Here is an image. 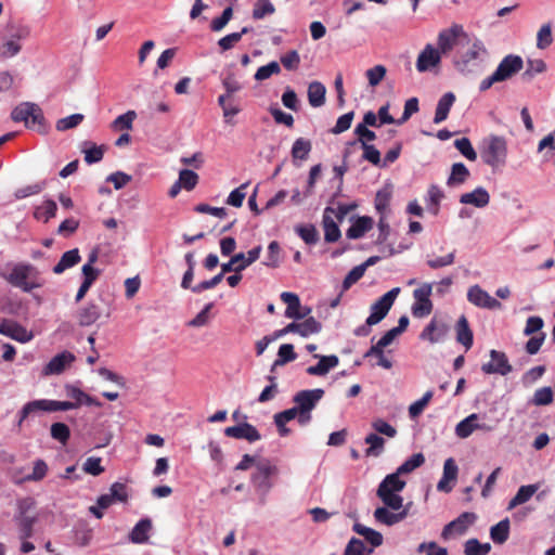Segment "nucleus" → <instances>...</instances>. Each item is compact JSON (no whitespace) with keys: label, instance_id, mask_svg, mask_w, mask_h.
Instances as JSON below:
<instances>
[{"label":"nucleus","instance_id":"f257e3e1","mask_svg":"<svg viewBox=\"0 0 555 555\" xmlns=\"http://www.w3.org/2000/svg\"><path fill=\"white\" fill-rule=\"evenodd\" d=\"M425 463L423 453H415L403 462L395 473L387 475L378 485L376 490L377 498L384 506L374 511V518L377 522L393 526L408 516V509L403 506V498L400 494L405 488L406 481L401 479V475L414 472Z\"/></svg>","mask_w":555,"mask_h":555},{"label":"nucleus","instance_id":"f03ea898","mask_svg":"<svg viewBox=\"0 0 555 555\" xmlns=\"http://www.w3.org/2000/svg\"><path fill=\"white\" fill-rule=\"evenodd\" d=\"M0 278L24 293H30L43 285L38 269L29 262H7L0 267Z\"/></svg>","mask_w":555,"mask_h":555},{"label":"nucleus","instance_id":"7ed1b4c3","mask_svg":"<svg viewBox=\"0 0 555 555\" xmlns=\"http://www.w3.org/2000/svg\"><path fill=\"white\" fill-rule=\"evenodd\" d=\"M488 55V50L480 40L468 39L464 48L457 50L454 66L463 75H478L483 70Z\"/></svg>","mask_w":555,"mask_h":555},{"label":"nucleus","instance_id":"20e7f679","mask_svg":"<svg viewBox=\"0 0 555 555\" xmlns=\"http://www.w3.org/2000/svg\"><path fill=\"white\" fill-rule=\"evenodd\" d=\"M480 156L482 162L492 169L503 167L507 158V142L505 138L491 134L483 139Z\"/></svg>","mask_w":555,"mask_h":555},{"label":"nucleus","instance_id":"39448f33","mask_svg":"<svg viewBox=\"0 0 555 555\" xmlns=\"http://www.w3.org/2000/svg\"><path fill=\"white\" fill-rule=\"evenodd\" d=\"M324 396V390L321 388L300 390L293 397V402L296 404L300 417L299 425L306 426L311 420L312 410L318 405Z\"/></svg>","mask_w":555,"mask_h":555},{"label":"nucleus","instance_id":"423d86ee","mask_svg":"<svg viewBox=\"0 0 555 555\" xmlns=\"http://www.w3.org/2000/svg\"><path fill=\"white\" fill-rule=\"evenodd\" d=\"M278 468L271 465L268 461L258 462L256 464V472L251 475V483L255 487L256 492L260 496V502L263 504L266 495L273 487V482L270 477L276 474Z\"/></svg>","mask_w":555,"mask_h":555},{"label":"nucleus","instance_id":"0eeeda50","mask_svg":"<svg viewBox=\"0 0 555 555\" xmlns=\"http://www.w3.org/2000/svg\"><path fill=\"white\" fill-rule=\"evenodd\" d=\"M468 36L461 26H453L450 29L442 30L438 36V49L440 53H448L453 48L461 50L468 41Z\"/></svg>","mask_w":555,"mask_h":555},{"label":"nucleus","instance_id":"6e6552de","mask_svg":"<svg viewBox=\"0 0 555 555\" xmlns=\"http://www.w3.org/2000/svg\"><path fill=\"white\" fill-rule=\"evenodd\" d=\"M14 121H24L26 127L41 126L44 117L42 109L36 103L24 102L17 105L11 113Z\"/></svg>","mask_w":555,"mask_h":555},{"label":"nucleus","instance_id":"1a4fd4ad","mask_svg":"<svg viewBox=\"0 0 555 555\" xmlns=\"http://www.w3.org/2000/svg\"><path fill=\"white\" fill-rule=\"evenodd\" d=\"M431 292L433 285L430 283H423L418 288L414 289V302L411 308L413 317L422 319L431 313L434 307L430 300Z\"/></svg>","mask_w":555,"mask_h":555},{"label":"nucleus","instance_id":"9d476101","mask_svg":"<svg viewBox=\"0 0 555 555\" xmlns=\"http://www.w3.org/2000/svg\"><path fill=\"white\" fill-rule=\"evenodd\" d=\"M400 293L399 287H395L384 294L378 300H376L371 306V313L367 317V324L369 325H376L378 324L388 313L390 308L392 307L396 298L398 297Z\"/></svg>","mask_w":555,"mask_h":555},{"label":"nucleus","instance_id":"9b49d317","mask_svg":"<svg viewBox=\"0 0 555 555\" xmlns=\"http://www.w3.org/2000/svg\"><path fill=\"white\" fill-rule=\"evenodd\" d=\"M524 68L521 56L508 54L502 59L496 69L493 72L500 82L506 81L514 77Z\"/></svg>","mask_w":555,"mask_h":555},{"label":"nucleus","instance_id":"f8f14e48","mask_svg":"<svg viewBox=\"0 0 555 555\" xmlns=\"http://www.w3.org/2000/svg\"><path fill=\"white\" fill-rule=\"evenodd\" d=\"M476 520V514L465 512L462 513L457 518L449 522L442 530L441 537L444 540L453 539L457 535H462L466 532L469 526Z\"/></svg>","mask_w":555,"mask_h":555},{"label":"nucleus","instance_id":"ddd939ff","mask_svg":"<svg viewBox=\"0 0 555 555\" xmlns=\"http://www.w3.org/2000/svg\"><path fill=\"white\" fill-rule=\"evenodd\" d=\"M102 317L108 319L111 317V310H103L102 307L94 301H89L86 306L80 308L77 313V320L80 326H90Z\"/></svg>","mask_w":555,"mask_h":555},{"label":"nucleus","instance_id":"4468645a","mask_svg":"<svg viewBox=\"0 0 555 555\" xmlns=\"http://www.w3.org/2000/svg\"><path fill=\"white\" fill-rule=\"evenodd\" d=\"M467 299L476 307L495 310L502 307L501 302L492 297L488 292L479 285H473L467 291Z\"/></svg>","mask_w":555,"mask_h":555},{"label":"nucleus","instance_id":"2eb2a0df","mask_svg":"<svg viewBox=\"0 0 555 555\" xmlns=\"http://www.w3.org/2000/svg\"><path fill=\"white\" fill-rule=\"evenodd\" d=\"M281 300L287 305L285 310V317L294 320L305 319L311 309L307 306H301L300 299L297 294L291 292H283L281 294Z\"/></svg>","mask_w":555,"mask_h":555},{"label":"nucleus","instance_id":"dca6fc26","mask_svg":"<svg viewBox=\"0 0 555 555\" xmlns=\"http://www.w3.org/2000/svg\"><path fill=\"white\" fill-rule=\"evenodd\" d=\"M490 358L491 361L481 366L483 373L505 376L512 372L513 367L504 352L493 349L490 351Z\"/></svg>","mask_w":555,"mask_h":555},{"label":"nucleus","instance_id":"f3484780","mask_svg":"<svg viewBox=\"0 0 555 555\" xmlns=\"http://www.w3.org/2000/svg\"><path fill=\"white\" fill-rule=\"evenodd\" d=\"M29 35L28 27H20L12 37L0 46V60L13 57L20 53L22 46L20 40L27 38Z\"/></svg>","mask_w":555,"mask_h":555},{"label":"nucleus","instance_id":"a211bd4d","mask_svg":"<svg viewBox=\"0 0 555 555\" xmlns=\"http://www.w3.org/2000/svg\"><path fill=\"white\" fill-rule=\"evenodd\" d=\"M479 415L472 413L455 426V435L461 439L468 438L475 430H490L486 424L478 423Z\"/></svg>","mask_w":555,"mask_h":555},{"label":"nucleus","instance_id":"6ab92c4d","mask_svg":"<svg viewBox=\"0 0 555 555\" xmlns=\"http://www.w3.org/2000/svg\"><path fill=\"white\" fill-rule=\"evenodd\" d=\"M224 435L230 438L245 439L249 442L260 440L261 436L257 428L249 423H242L236 426L227 427Z\"/></svg>","mask_w":555,"mask_h":555},{"label":"nucleus","instance_id":"aec40b11","mask_svg":"<svg viewBox=\"0 0 555 555\" xmlns=\"http://www.w3.org/2000/svg\"><path fill=\"white\" fill-rule=\"evenodd\" d=\"M75 361V356L69 351H63L54 356L43 367L44 375H57L64 372Z\"/></svg>","mask_w":555,"mask_h":555},{"label":"nucleus","instance_id":"412c9836","mask_svg":"<svg viewBox=\"0 0 555 555\" xmlns=\"http://www.w3.org/2000/svg\"><path fill=\"white\" fill-rule=\"evenodd\" d=\"M448 331L449 327L446 323L433 319L422 331L420 337L423 340H428L430 344H437L446 338Z\"/></svg>","mask_w":555,"mask_h":555},{"label":"nucleus","instance_id":"4be33fe9","mask_svg":"<svg viewBox=\"0 0 555 555\" xmlns=\"http://www.w3.org/2000/svg\"><path fill=\"white\" fill-rule=\"evenodd\" d=\"M0 334L21 343H27L33 337L24 326L12 320H3L0 323Z\"/></svg>","mask_w":555,"mask_h":555},{"label":"nucleus","instance_id":"5701e85b","mask_svg":"<svg viewBox=\"0 0 555 555\" xmlns=\"http://www.w3.org/2000/svg\"><path fill=\"white\" fill-rule=\"evenodd\" d=\"M441 56L439 50L435 49L431 44H427L425 49L418 54L416 61V68L420 73L429 70L440 63Z\"/></svg>","mask_w":555,"mask_h":555},{"label":"nucleus","instance_id":"b1692460","mask_svg":"<svg viewBox=\"0 0 555 555\" xmlns=\"http://www.w3.org/2000/svg\"><path fill=\"white\" fill-rule=\"evenodd\" d=\"M457 473H459V467H457L454 459H452V457L447 459L443 464L442 477L437 485L438 491L446 492V493L450 492L452 490L451 482L456 480Z\"/></svg>","mask_w":555,"mask_h":555},{"label":"nucleus","instance_id":"393cba45","mask_svg":"<svg viewBox=\"0 0 555 555\" xmlns=\"http://www.w3.org/2000/svg\"><path fill=\"white\" fill-rule=\"evenodd\" d=\"M314 358L319 359V362L315 365H311L307 369V373L313 376H324L332 369L336 367L339 363L338 357L335 354L332 356H320L314 354Z\"/></svg>","mask_w":555,"mask_h":555},{"label":"nucleus","instance_id":"a878e982","mask_svg":"<svg viewBox=\"0 0 555 555\" xmlns=\"http://www.w3.org/2000/svg\"><path fill=\"white\" fill-rule=\"evenodd\" d=\"M490 202V195L488 191L478 186L474 191L464 193L460 196V203L465 205H473L477 208L486 207Z\"/></svg>","mask_w":555,"mask_h":555},{"label":"nucleus","instance_id":"bb28decb","mask_svg":"<svg viewBox=\"0 0 555 555\" xmlns=\"http://www.w3.org/2000/svg\"><path fill=\"white\" fill-rule=\"evenodd\" d=\"M332 215H334V209L331 207H326L323 212V229H324V240L327 243L337 242L340 237V230L337 223L334 221Z\"/></svg>","mask_w":555,"mask_h":555},{"label":"nucleus","instance_id":"cd10ccee","mask_svg":"<svg viewBox=\"0 0 555 555\" xmlns=\"http://www.w3.org/2000/svg\"><path fill=\"white\" fill-rule=\"evenodd\" d=\"M322 325L313 317L306 319L302 322H292L288 324L291 333H297L302 337L317 334L321 331Z\"/></svg>","mask_w":555,"mask_h":555},{"label":"nucleus","instance_id":"c85d7f7f","mask_svg":"<svg viewBox=\"0 0 555 555\" xmlns=\"http://www.w3.org/2000/svg\"><path fill=\"white\" fill-rule=\"evenodd\" d=\"M39 412H50L47 399L27 402L18 413L17 426L21 427L26 418Z\"/></svg>","mask_w":555,"mask_h":555},{"label":"nucleus","instance_id":"c756f323","mask_svg":"<svg viewBox=\"0 0 555 555\" xmlns=\"http://www.w3.org/2000/svg\"><path fill=\"white\" fill-rule=\"evenodd\" d=\"M455 102V95L453 92L444 93L438 101L434 122L440 124L448 118L449 112Z\"/></svg>","mask_w":555,"mask_h":555},{"label":"nucleus","instance_id":"7c9ffc66","mask_svg":"<svg viewBox=\"0 0 555 555\" xmlns=\"http://www.w3.org/2000/svg\"><path fill=\"white\" fill-rule=\"evenodd\" d=\"M470 172L463 163H455L451 167L450 176L447 179L449 188L462 185L469 178Z\"/></svg>","mask_w":555,"mask_h":555},{"label":"nucleus","instance_id":"2f4dec72","mask_svg":"<svg viewBox=\"0 0 555 555\" xmlns=\"http://www.w3.org/2000/svg\"><path fill=\"white\" fill-rule=\"evenodd\" d=\"M66 395L67 397L72 398L74 400L73 403H76V409L80 406L81 404L86 405H96L101 406L102 403L98 401L95 398L89 396L85 391H82L80 388L68 385L66 386Z\"/></svg>","mask_w":555,"mask_h":555},{"label":"nucleus","instance_id":"473e14b6","mask_svg":"<svg viewBox=\"0 0 555 555\" xmlns=\"http://www.w3.org/2000/svg\"><path fill=\"white\" fill-rule=\"evenodd\" d=\"M455 330L457 343L462 344L466 350L470 349L473 346V332L465 315L460 317Z\"/></svg>","mask_w":555,"mask_h":555},{"label":"nucleus","instance_id":"72a5a7b5","mask_svg":"<svg viewBox=\"0 0 555 555\" xmlns=\"http://www.w3.org/2000/svg\"><path fill=\"white\" fill-rule=\"evenodd\" d=\"M373 227V220L370 217H359L347 230L346 235L350 240L362 237Z\"/></svg>","mask_w":555,"mask_h":555},{"label":"nucleus","instance_id":"f704fd0d","mask_svg":"<svg viewBox=\"0 0 555 555\" xmlns=\"http://www.w3.org/2000/svg\"><path fill=\"white\" fill-rule=\"evenodd\" d=\"M80 259L79 250L77 248L67 250L62 255L60 261L54 266L53 272L55 274H61L65 270L76 266Z\"/></svg>","mask_w":555,"mask_h":555},{"label":"nucleus","instance_id":"c9c22d12","mask_svg":"<svg viewBox=\"0 0 555 555\" xmlns=\"http://www.w3.org/2000/svg\"><path fill=\"white\" fill-rule=\"evenodd\" d=\"M539 490V485H526L521 486L515 496L509 501L507 509L511 511L516 506L528 502L533 494Z\"/></svg>","mask_w":555,"mask_h":555},{"label":"nucleus","instance_id":"e433bc0d","mask_svg":"<svg viewBox=\"0 0 555 555\" xmlns=\"http://www.w3.org/2000/svg\"><path fill=\"white\" fill-rule=\"evenodd\" d=\"M326 89L320 81H312L308 87V101L312 107H320L325 103Z\"/></svg>","mask_w":555,"mask_h":555},{"label":"nucleus","instance_id":"4c0bfd02","mask_svg":"<svg viewBox=\"0 0 555 555\" xmlns=\"http://www.w3.org/2000/svg\"><path fill=\"white\" fill-rule=\"evenodd\" d=\"M105 146H98L96 144L86 141L82 144L81 152L85 154V162L89 165L99 163L104 155Z\"/></svg>","mask_w":555,"mask_h":555},{"label":"nucleus","instance_id":"58836bf2","mask_svg":"<svg viewBox=\"0 0 555 555\" xmlns=\"http://www.w3.org/2000/svg\"><path fill=\"white\" fill-rule=\"evenodd\" d=\"M364 442L369 444V448L365 450L366 456L377 457L383 453L385 448V439L379 435L371 433L365 437Z\"/></svg>","mask_w":555,"mask_h":555},{"label":"nucleus","instance_id":"ea45409f","mask_svg":"<svg viewBox=\"0 0 555 555\" xmlns=\"http://www.w3.org/2000/svg\"><path fill=\"white\" fill-rule=\"evenodd\" d=\"M21 539H28L33 534V527L36 522V516L29 514L27 509L22 511L17 518Z\"/></svg>","mask_w":555,"mask_h":555},{"label":"nucleus","instance_id":"a19ab883","mask_svg":"<svg viewBox=\"0 0 555 555\" xmlns=\"http://www.w3.org/2000/svg\"><path fill=\"white\" fill-rule=\"evenodd\" d=\"M152 529V522L149 518L141 519L132 529L130 539L135 543H143L149 539V532Z\"/></svg>","mask_w":555,"mask_h":555},{"label":"nucleus","instance_id":"79ce46f5","mask_svg":"<svg viewBox=\"0 0 555 555\" xmlns=\"http://www.w3.org/2000/svg\"><path fill=\"white\" fill-rule=\"evenodd\" d=\"M353 529L358 534L362 535L367 543L371 544V548L379 546L383 543V535L374 529L360 524H356Z\"/></svg>","mask_w":555,"mask_h":555},{"label":"nucleus","instance_id":"37998d69","mask_svg":"<svg viewBox=\"0 0 555 555\" xmlns=\"http://www.w3.org/2000/svg\"><path fill=\"white\" fill-rule=\"evenodd\" d=\"M443 197H444V194H443L442 190L438 185L431 184L428 188L427 196H426V204H427V208L434 215L438 214L440 202H441V199Z\"/></svg>","mask_w":555,"mask_h":555},{"label":"nucleus","instance_id":"c03bdc74","mask_svg":"<svg viewBox=\"0 0 555 555\" xmlns=\"http://www.w3.org/2000/svg\"><path fill=\"white\" fill-rule=\"evenodd\" d=\"M57 206L52 199L44 201L41 205L37 206L34 212L36 219L48 222L56 214Z\"/></svg>","mask_w":555,"mask_h":555},{"label":"nucleus","instance_id":"a18cd8bd","mask_svg":"<svg viewBox=\"0 0 555 555\" xmlns=\"http://www.w3.org/2000/svg\"><path fill=\"white\" fill-rule=\"evenodd\" d=\"M509 534V520L507 518L501 520L490 529V537L494 543H504Z\"/></svg>","mask_w":555,"mask_h":555},{"label":"nucleus","instance_id":"49530a36","mask_svg":"<svg viewBox=\"0 0 555 555\" xmlns=\"http://www.w3.org/2000/svg\"><path fill=\"white\" fill-rule=\"evenodd\" d=\"M296 358L297 354L294 351V346L292 344L281 345L278 351V359L274 361L271 371H273L276 366H281L287 362L294 361Z\"/></svg>","mask_w":555,"mask_h":555},{"label":"nucleus","instance_id":"de8ad7c7","mask_svg":"<svg viewBox=\"0 0 555 555\" xmlns=\"http://www.w3.org/2000/svg\"><path fill=\"white\" fill-rule=\"evenodd\" d=\"M295 231L308 245H314L319 241V232L313 224L297 225Z\"/></svg>","mask_w":555,"mask_h":555},{"label":"nucleus","instance_id":"09e8293b","mask_svg":"<svg viewBox=\"0 0 555 555\" xmlns=\"http://www.w3.org/2000/svg\"><path fill=\"white\" fill-rule=\"evenodd\" d=\"M546 69V64L543 60H529L527 62V68L521 74V79L525 82H530L534 75L541 74Z\"/></svg>","mask_w":555,"mask_h":555},{"label":"nucleus","instance_id":"8fccbe9b","mask_svg":"<svg viewBox=\"0 0 555 555\" xmlns=\"http://www.w3.org/2000/svg\"><path fill=\"white\" fill-rule=\"evenodd\" d=\"M311 142L304 138H298L295 140L292 147V156L294 159L305 160L308 158V155L311 151Z\"/></svg>","mask_w":555,"mask_h":555},{"label":"nucleus","instance_id":"3c124183","mask_svg":"<svg viewBox=\"0 0 555 555\" xmlns=\"http://www.w3.org/2000/svg\"><path fill=\"white\" fill-rule=\"evenodd\" d=\"M135 118L137 113L134 111H128L127 113L119 115L112 122V129L115 131L131 130Z\"/></svg>","mask_w":555,"mask_h":555},{"label":"nucleus","instance_id":"603ef678","mask_svg":"<svg viewBox=\"0 0 555 555\" xmlns=\"http://www.w3.org/2000/svg\"><path fill=\"white\" fill-rule=\"evenodd\" d=\"M275 12L274 5L270 0H257L253 9V18L262 20L267 15H271Z\"/></svg>","mask_w":555,"mask_h":555},{"label":"nucleus","instance_id":"864d4df0","mask_svg":"<svg viewBox=\"0 0 555 555\" xmlns=\"http://www.w3.org/2000/svg\"><path fill=\"white\" fill-rule=\"evenodd\" d=\"M281 73V66L276 61H272L267 65L260 66L256 74L255 79L257 81H262L270 78L272 75H279Z\"/></svg>","mask_w":555,"mask_h":555},{"label":"nucleus","instance_id":"5fc2aeb1","mask_svg":"<svg viewBox=\"0 0 555 555\" xmlns=\"http://www.w3.org/2000/svg\"><path fill=\"white\" fill-rule=\"evenodd\" d=\"M553 401V390L551 387H542L534 391L531 403L537 406L547 405Z\"/></svg>","mask_w":555,"mask_h":555},{"label":"nucleus","instance_id":"6e6d98bb","mask_svg":"<svg viewBox=\"0 0 555 555\" xmlns=\"http://www.w3.org/2000/svg\"><path fill=\"white\" fill-rule=\"evenodd\" d=\"M434 396V392L431 390L426 391L421 399L413 402L409 406V415L411 418L417 417L422 412L424 411L425 406L429 403Z\"/></svg>","mask_w":555,"mask_h":555},{"label":"nucleus","instance_id":"4d7b16f0","mask_svg":"<svg viewBox=\"0 0 555 555\" xmlns=\"http://www.w3.org/2000/svg\"><path fill=\"white\" fill-rule=\"evenodd\" d=\"M371 426L377 435H384L388 438H395L397 435V429L383 418L373 420Z\"/></svg>","mask_w":555,"mask_h":555},{"label":"nucleus","instance_id":"13d9d810","mask_svg":"<svg viewBox=\"0 0 555 555\" xmlns=\"http://www.w3.org/2000/svg\"><path fill=\"white\" fill-rule=\"evenodd\" d=\"M178 181L183 186V189L186 191H192L198 182V175L193 170L182 169L179 172Z\"/></svg>","mask_w":555,"mask_h":555},{"label":"nucleus","instance_id":"bf43d9fd","mask_svg":"<svg viewBox=\"0 0 555 555\" xmlns=\"http://www.w3.org/2000/svg\"><path fill=\"white\" fill-rule=\"evenodd\" d=\"M51 436L62 444H66L70 437L69 427L64 423H54L51 426Z\"/></svg>","mask_w":555,"mask_h":555},{"label":"nucleus","instance_id":"052dcab7","mask_svg":"<svg viewBox=\"0 0 555 555\" xmlns=\"http://www.w3.org/2000/svg\"><path fill=\"white\" fill-rule=\"evenodd\" d=\"M454 146L459 150V152L465 156L468 160H476L477 153L474 150L470 141L467 138H461L455 140Z\"/></svg>","mask_w":555,"mask_h":555},{"label":"nucleus","instance_id":"680f3d73","mask_svg":"<svg viewBox=\"0 0 555 555\" xmlns=\"http://www.w3.org/2000/svg\"><path fill=\"white\" fill-rule=\"evenodd\" d=\"M387 69L384 65H375L365 72L371 87H376L385 78Z\"/></svg>","mask_w":555,"mask_h":555},{"label":"nucleus","instance_id":"e2e57ef3","mask_svg":"<svg viewBox=\"0 0 555 555\" xmlns=\"http://www.w3.org/2000/svg\"><path fill=\"white\" fill-rule=\"evenodd\" d=\"M233 9L228 7L223 10L219 17H216L210 23V29L215 33L221 31L227 24L232 20Z\"/></svg>","mask_w":555,"mask_h":555},{"label":"nucleus","instance_id":"0e129e2a","mask_svg":"<svg viewBox=\"0 0 555 555\" xmlns=\"http://www.w3.org/2000/svg\"><path fill=\"white\" fill-rule=\"evenodd\" d=\"M553 42L552 27L550 24H544L537 35V47L539 49H546Z\"/></svg>","mask_w":555,"mask_h":555},{"label":"nucleus","instance_id":"69168bd1","mask_svg":"<svg viewBox=\"0 0 555 555\" xmlns=\"http://www.w3.org/2000/svg\"><path fill=\"white\" fill-rule=\"evenodd\" d=\"M372 552L373 548H367L362 540L352 538L347 544L344 555H363Z\"/></svg>","mask_w":555,"mask_h":555},{"label":"nucleus","instance_id":"338daca9","mask_svg":"<svg viewBox=\"0 0 555 555\" xmlns=\"http://www.w3.org/2000/svg\"><path fill=\"white\" fill-rule=\"evenodd\" d=\"M280 61L287 70H296L300 65V55L296 50H291L283 54Z\"/></svg>","mask_w":555,"mask_h":555},{"label":"nucleus","instance_id":"774afa93","mask_svg":"<svg viewBox=\"0 0 555 555\" xmlns=\"http://www.w3.org/2000/svg\"><path fill=\"white\" fill-rule=\"evenodd\" d=\"M363 150L362 158L370 162L374 166H382V158L379 151L372 144H364L361 146Z\"/></svg>","mask_w":555,"mask_h":555}]
</instances>
